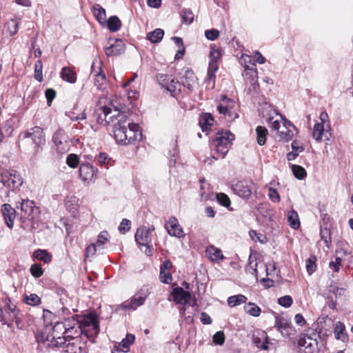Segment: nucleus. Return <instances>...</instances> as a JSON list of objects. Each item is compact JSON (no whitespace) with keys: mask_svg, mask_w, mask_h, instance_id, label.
<instances>
[{"mask_svg":"<svg viewBox=\"0 0 353 353\" xmlns=\"http://www.w3.org/2000/svg\"><path fill=\"white\" fill-rule=\"evenodd\" d=\"M97 160L101 165H103L106 168H108L112 162V159L105 152H100L97 156Z\"/></svg>","mask_w":353,"mask_h":353,"instance_id":"obj_46","label":"nucleus"},{"mask_svg":"<svg viewBox=\"0 0 353 353\" xmlns=\"http://www.w3.org/2000/svg\"><path fill=\"white\" fill-rule=\"evenodd\" d=\"M154 230V227L143 226L137 229L135 234V241L140 245H149L151 243V234Z\"/></svg>","mask_w":353,"mask_h":353,"instance_id":"obj_11","label":"nucleus"},{"mask_svg":"<svg viewBox=\"0 0 353 353\" xmlns=\"http://www.w3.org/2000/svg\"><path fill=\"white\" fill-rule=\"evenodd\" d=\"M249 234L250 238L254 241H259L261 243H265L267 242L266 236L263 234L256 232V230H250Z\"/></svg>","mask_w":353,"mask_h":353,"instance_id":"obj_52","label":"nucleus"},{"mask_svg":"<svg viewBox=\"0 0 353 353\" xmlns=\"http://www.w3.org/2000/svg\"><path fill=\"white\" fill-rule=\"evenodd\" d=\"M205 252L212 261L219 262L224 258L221 250L213 245L208 247Z\"/></svg>","mask_w":353,"mask_h":353,"instance_id":"obj_28","label":"nucleus"},{"mask_svg":"<svg viewBox=\"0 0 353 353\" xmlns=\"http://www.w3.org/2000/svg\"><path fill=\"white\" fill-rule=\"evenodd\" d=\"M216 200L218 203L227 208H229L231 204L230 199L228 196L224 193L216 194Z\"/></svg>","mask_w":353,"mask_h":353,"instance_id":"obj_50","label":"nucleus"},{"mask_svg":"<svg viewBox=\"0 0 353 353\" xmlns=\"http://www.w3.org/2000/svg\"><path fill=\"white\" fill-rule=\"evenodd\" d=\"M23 138H30L34 145V154L37 155L42 150L46 144V138L43 130L39 126H35L23 133Z\"/></svg>","mask_w":353,"mask_h":353,"instance_id":"obj_3","label":"nucleus"},{"mask_svg":"<svg viewBox=\"0 0 353 353\" xmlns=\"http://www.w3.org/2000/svg\"><path fill=\"white\" fill-rule=\"evenodd\" d=\"M1 212L6 225L12 229L16 217V210L10 204H3L1 207Z\"/></svg>","mask_w":353,"mask_h":353,"instance_id":"obj_18","label":"nucleus"},{"mask_svg":"<svg viewBox=\"0 0 353 353\" xmlns=\"http://www.w3.org/2000/svg\"><path fill=\"white\" fill-rule=\"evenodd\" d=\"M253 343L254 345L261 350H268V339L265 332H262L261 336L253 335Z\"/></svg>","mask_w":353,"mask_h":353,"instance_id":"obj_30","label":"nucleus"},{"mask_svg":"<svg viewBox=\"0 0 353 353\" xmlns=\"http://www.w3.org/2000/svg\"><path fill=\"white\" fill-rule=\"evenodd\" d=\"M298 345L300 347H305V349L308 350V353H312L315 345L314 343L312 341H309L307 338L301 335L298 340Z\"/></svg>","mask_w":353,"mask_h":353,"instance_id":"obj_43","label":"nucleus"},{"mask_svg":"<svg viewBox=\"0 0 353 353\" xmlns=\"http://www.w3.org/2000/svg\"><path fill=\"white\" fill-rule=\"evenodd\" d=\"M291 168L294 176L299 180L303 179L307 175L305 168L301 165H292Z\"/></svg>","mask_w":353,"mask_h":353,"instance_id":"obj_44","label":"nucleus"},{"mask_svg":"<svg viewBox=\"0 0 353 353\" xmlns=\"http://www.w3.org/2000/svg\"><path fill=\"white\" fill-rule=\"evenodd\" d=\"M181 16L183 22L187 23L188 24L192 23L194 20V14L192 10L190 9H183L182 11Z\"/></svg>","mask_w":353,"mask_h":353,"instance_id":"obj_59","label":"nucleus"},{"mask_svg":"<svg viewBox=\"0 0 353 353\" xmlns=\"http://www.w3.org/2000/svg\"><path fill=\"white\" fill-rule=\"evenodd\" d=\"M330 136L331 132L328 130H325L323 123H317L314 125L312 137L316 141H327Z\"/></svg>","mask_w":353,"mask_h":353,"instance_id":"obj_19","label":"nucleus"},{"mask_svg":"<svg viewBox=\"0 0 353 353\" xmlns=\"http://www.w3.org/2000/svg\"><path fill=\"white\" fill-rule=\"evenodd\" d=\"M13 128L10 124L5 123L0 126V134L2 138L9 137L12 134Z\"/></svg>","mask_w":353,"mask_h":353,"instance_id":"obj_53","label":"nucleus"},{"mask_svg":"<svg viewBox=\"0 0 353 353\" xmlns=\"http://www.w3.org/2000/svg\"><path fill=\"white\" fill-rule=\"evenodd\" d=\"M244 310L246 313L254 317L259 316L261 312V308L256 304L252 302L246 303L244 306Z\"/></svg>","mask_w":353,"mask_h":353,"instance_id":"obj_39","label":"nucleus"},{"mask_svg":"<svg viewBox=\"0 0 353 353\" xmlns=\"http://www.w3.org/2000/svg\"><path fill=\"white\" fill-rule=\"evenodd\" d=\"M235 107L236 103L234 100L223 97L217 106V110L228 120H234L239 117L235 111Z\"/></svg>","mask_w":353,"mask_h":353,"instance_id":"obj_7","label":"nucleus"},{"mask_svg":"<svg viewBox=\"0 0 353 353\" xmlns=\"http://www.w3.org/2000/svg\"><path fill=\"white\" fill-rule=\"evenodd\" d=\"M291 148L292 151L287 154V159L289 161H294L305 150L303 145L298 140L292 142Z\"/></svg>","mask_w":353,"mask_h":353,"instance_id":"obj_23","label":"nucleus"},{"mask_svg":"<svg viewBox=\"0 0 353 353\" xmlns=\"http://www.w3.org/2000/svg\"><path fill=\"white\" fill-rule=\"evenodd\" d=\"M34 79L39 82H42L43 79V64L41 60H37L34 64Z\"/></svg>","mask_w":353,"mask_h":353,"instance_id":"obj_45","label":"nucleus"},{"mask_svg":"<svg viewBox=\"0 0 353 353\" xmlns=\"http://www.w3.org/2000/svg\"><path fill=\"white\" fill-rule=\"evenodd\" d=\"M61 77L63 80L74 83L77 81V76L73 70L69 67H63L60 72Z\"/></svg>","mask_w":353,"mask_h":353,"instance_id":"obj_31","label":"nucleus"},{"mask_svg":"<svg viewBox=\"0 0 353 353\" xmlns=\"http://www.w3.org/2000/svg\"><path fill=\"white\" fill-rule=\"evenodd\" d=\"M79 172L81 180L85 183H90L96 178L97 169L90 163H82Z\"/></svg>","mask_w":353,"mask_h":353,"instance_id":"obj_14","label":"nucleus"},{"mask_svg":"<svg viewBox=\"0 0 353 353\" xmlns=\"http://www.w3.org/2000/svg\"><path fill=\"white\" fill-rule=\"evenodd\" d=\"M92 327L95 334L99 332V324L97 319V316L94 313H90L81 319V327Z\"/></svg>","mask_w":353,"mask_h":353,"instance_id":"obj_20","label":"nucleus"},{"mask_svg":"<svg viewBox=\"0 0 353 353\" xmlns=\"http://www.w3.org/2000/svg\"><path fill=\"white\" fill-rule=\"evenodd\" d=\"M52 141L60 153H65L69 150L70 144L67 136L63 130H58L52 137Z\"/></svg>","mask_w":353,"mask_h":353,"instance_id":"obj_12","label":"nucleus"},{"mask_svg":"<svg viewBox=\"0 0 353 353\" xmlns=\"http://www.w3.org/2000/svg\"><path fill=\"white\" fill-rule=\"evenodd\" d=\"M24 301L26 304L32 306L38 305L41 302L40 297L36 294H30V295H26L24 297Z\"/></svg>","mask_w":353,"mask_h":353,"instance_id":"obj_47","label":"nucleus"},{"mask_svg":"<svg viewBox=\"0 0 353 353\" xmlns=\"http://www.w3.org/2000/svg\"><path fill=\"white\" fill-rule=\"evenodd\" d=\"M254 184L250 181H241L233 185V190L239 196L248 199L253 192Z\"/></svg>","mask_w":353,"mask_h":353,"instance_id":"obj_9","label":"nucleus"},{"mask_svg":"<svg viewBox=\"0 0 353 353\" xmlns=\"http://www.w3.org/2000/svg\"><path fill=\"white\" fill-rule=\"evenodd\" d=\"M213 342L216 345H223L225 342V335L223 332L219 331L216 332L213 336Z\"/></svg>","mask_w":353,"mask_h":353,"instance_id":"obj_64","label":"nucleus"},{"mask_svg":"<svg viewBox=\"0 0 353 353\" xmlns=\"http://www.w3.org/2000/svg\"><path fill=\"white\" fill-rule=\"evenodd\" d=\"M172 296L173 300L176 303H182L183 305L190 304L191 299V294L183 290V288L177 287L172 290Z\"/></svg>","mask_w":353,"mask_h":353,"instance_id":"obj_17","label":"nucleus"},{"mask_svg":"<svg viewBox=\"0 0 353 353\" xmlns=\"http://www.w3.org/2000/svg\"><path fill=\"white\" fill-rule=\"evenodd\" d=\"M172 75L159 74L157 76V79L159 84L164 88L166 89L169 82H170V78Z\"/></svg>","mask_w":353,"mask_h":353,"instance_id":"obj_57","label":"nucleus"},{"mask_svg":"<svg viewBox=\"0 0 353 353\" xmlns=\"http://www.w3.org/2000/svg\"><path fill=\"white\" fill-rule=\"evenodd\" d=\"M181 84L187 88L190 92L194 91L198 88V79L192 70H185L181 78Z\"/></svg>","mask_w":353,"mask_h":353,"instance_id":"obj_16","label":"nucleus"},{"mask_svg":"<svg viewBox=\"0 0 353 353\" xmlns=\"http://www.w3.org/2000/svg\"><path fill=\"white\" fill-rule=\"evenodd\" d=\"M86 342H81V339L72 340V342L67 341L63 346H57L56 347L62 348L66 353H83L85 352Z\"/></svg>","mask_w":353,"mask_h":353,"instance_id":"obj_13","label":"nucleus"},{"mask_svg":"<svg viewBox=\"0 0 353 353\" xmlns=\"http://www.w3.org/2000/svg\"><path fill=\"white\" fill-rule=\"evenodd\" d=\"M0 181L8 191L15 190L23 183L21 176L14 170L2 172Z\"/></svg>","mask_w":353,"mask_h":353,"instance_id":"obj_6","label":"nucleus"},{"mask_svg":"<svg viewBox=\"0 0 353 353\" xmlns=\"http://www.w3.org/2000/svg\"><path fill=\"white\" fill-rule=\"evenodd\" d=\"M214 118L210 113H203L199 117V123L203 132L207 131L212 125Z\"/></svg>","mask_w":353,"mask_h":353,"instance_id":"obj_29","label":"nucleus"},{"mask_svg":"<svg viewBox=\"0 0 353 353\" xmlns=\"http://www.w3.org/2000/svg\"><path fill=\"white\" fill-rule=\"evenodd\" d=\"M105 24L111 32H117L121 27V21L117 16H111Z\"/></svg>","mask_w":353,"mask_h":353,"instance_id":"obj_34","label":"nucleus"},{"mask_svg":"<svg viewBox=\"0 0 353 353\" xmlns=\"http://www.w3.org/2000/svg\"><path fill=\"white\" fill-rule=\"evenodd\" d=\"M66 163L70 168H74L78 165L79 158L77 154H70L68 156Z\"/></svg>","mask_w":353,"mask_h":353,"instance_id":"obj_61","label":"nucleus"},{"mask_svg":"<svg viewBox=\"0 0 353 353\" xmlns=\"http://www.w3.org/2000/svg\"><path fill=\"white\" fill-rule=\"evenodd\" d=\"M50 331L51 327L46 325L43 330L38 332L35 336L37 343L45 344L48 342V344L52 343V340L50 339L52 337Z\"/></svg>","mask_w":353,"mask_h":353,"instance_id":"obj_25","label":"nucleus"},{"mask_svg":"<svg viewBox=\"0 0 353 353\" xmlns=\"http://www.w3.org/2000/svg\"><path fill=\"white\" fill-rule=\"evenodd\" d=\"M125 44L122 39H116L110 46L105 48V54L110 56H117L124 52Z\"/></svg>","mask_w":353,"mask_h":353,"instance_id":"obj_21","label":"nucleus"},{"mask_svg":"<svg viewBox=\"0 0 353 353\" xmlns=\"http://www.w3.org/2000/svg\"><path fill=\"white\" fill-rule=\"evenodd\" d=\"M256 141L259 145H263L266 142L268 130L263 126H257L256 128Z\"/></svg>","mask_w":353,"mask_h":353,"instance_id":"obj_38","label":"nucleus"},{"mask_svg":"<svg viewBox=\"0 0 353 353\" xmlns=\"http://www.w3.org/2000/svg\"><path fill=\"white\" fill-rule=\"evenodd\" d=\"M94 15L101 25H104L106 21L105 10L102 8L99 4H94L92 6Z\"/></svg>","mask_w":353,"mask_h":353,"instance_id":"obj_32","label":"nucleus"},{"mask_svg":"<svg viewBox=\"0 0 353 353\" xmlns=\"http://www.w3.org/2000/svg\"><path fill=\"white\" fill-rule=\"evenodd\" d=\"M81 316L74 315L70 318L65 319L63 323L67 330L74 328L76 326H81Z\"/></svg>","mask_w":353,"mask_h":353,"instance_id":"obj_35","label":"nucleus"},{"mask_svg":"<svg viewBox=\"0 0 353 353\" xmlns=\"http://www.w3.org/2000/svg\"><path fill=\"white\" fill-rule=\"evenodd\" d=\"M302 335L307 338L309 341H312L314 343L315 345H317V339L319 338V334L316 329L310 328L307 330L306 333Z\"/></svg>","mask_w":353,"mask_h":353,"instance_id":"obj_49","label":"nucleus"},{"mask_svg":"<svg viewBox=\"0 0 353 353\" xmlns=\"http://www.w3.org/2000/svg\"><path fill=\"white\" fill-rule=\"evenodd\" d=\"M205 37L210 41L216 40L219 36V31L216 29H210L205 31Z\"/></svg>","mask_w":353,"mask_h":353,"instance_id":"obj_63","label":"nucleus"},{"mask_svg":"<svg viewBox=\"0 0 353 353\" xmlns=\"http://www.w3.org/2000/svg\"><path fill=\"white\" fill-rule=\"evenodd\" d=\"M305 266L307 273L311 275L313 274L316 269V257L315 256H310L306 260L305 262Z\"/></svg>","mask_w":353,"mask_h":353,"instance_id":"obj_51","label":"nucleus"},{"mask_svg":"<svg viewBox=\"0 0 353 353\" xmlns=\"http://www.w3.org/2000/svg\"><path fill=\"white\" fill-rule=\"evenodd\" d=\"M135 336L131 334H127L125 339H123L118 345L116 351L112 350V353H119V351L123 352H128L130 350V345L134 341Z\"/></svg>","mask_w":353,"mask_h":353,"instance_id":"obj_24","label":"nucleus"},{"mask_svg":"<svg viewBox=\"0 0 353 353\" xmlns=\"http://www.w3.org/2000/svg\"><path fill=\"white\" fill-rule=\"evenodd\" d=\"M149 294V288L143 287L130 299L123 302L119 307L126 310H135L144 304Z\"/></svg>","mask_w":353,"mask_h":353,"instance_id":"obj_5","label":"nucleus"},{"mask_svg":"<svg viewBox=\"0 0 353 353\" xmlns=\"http://www.w3.org/2000/svg\"><path fill=\"white\" fill-rule=\"evenodd\" d=\"M52 332L50 334L52 340V343H48V347H54L57 346H63L65 343V335L66 329L63 323V321L57 322L51 328Z\"/></svg>","mask_w":353,"mask_h":353,"instance_id":"obj_8","label":"nucleus"},{"mask_svg":"<svg viewBox=\"0 0 353 353\" xmlns=\"http://www.w3.org/2000/svg\"><path fill=\"white\" fill-rule=\"evenodd\" d=\"M279 331H280L283 334V330H287L289 328L288 323L286 321L282 320L279 317H276L275 320V325H274Z\"/></svg>","mask_w":353,"mask_h":353,"instance_id":"obj_60","label":"nucleus"},{"mask_svg":"<svg viewBox=\"0 0 353 353\" xmlns=\"http://www.w3.org/2000/svg\"><path fill=\"white\" fill-rule=\"evenodd\" d=\"M267 122L268 123L270 128L276 132L282 128V125H281V122L278 118L275 119L274 117H269L267 119Z\"/></svg>","mask_w":353,"mask_h":353,"instance_id":"obj_54","label":"nucleus"},{"mask_svg":"<svg viewBox=\"0 0 353 353\" xmlns=\"http://www.w3.org/2000/svg\"><path fill=\"white\" fill-rule=\"evenodd\" d=\"M30 271L31 272V274L34 278H39L41 277L43 274V270L41 268V265L38 263H34L31 265L30 268Z\"/></svg>","mask_w":353,"mask_h":353,"instance_id":"obj_55","label":"nucleus"},{"mask_svg":"<svg viewBox=\"0 0 353 353\" xmlns=\"http://www.w3.org/2000/svg\"><path fill=\"white\" fill-rule=\"evenodd\" d=\"M94 85L97 86V89H103V86L105 83L106 77L104 72H101L98 71V73L94 77Z\"/></svg>","mask_w":353,"mask_h":353,"instance_id":"obj_48","label":"nucleus"},{"mask_svg":"<svg viewBox=\"0 0 353 353\" xmlns=\"http://www.w3.org/2000/svg\"><path fill=\"white\" fill-rule=\"evenodd\" d=\"M243 72V76L246 80H249L251 84H254L257 81L258 73L254 63L251 65H245Z\"/></svg>","mask_w":353,"mask_h":353,"instance_id":"obj_22","label":"nucleus"},{"mask_svg":"<svg viewBox=\"0 0 353 353\" xmlns=\"http://www.w3.org/2000/svg\"><path fill=\"white\" fill-rule=\"evenodd\" d=\"M112 104L106 97H100L95 113L99 123L110 125L113 123L114 137L117 143L126 145L142 139V132L138 124L132 122L125 112L111 108Z\"/></svg>","mask_w":353,"mask_h":353,"instance_id":"obj_1","label":"nucleus"},{"mask_svg":"<svg viewBox=\"0 0 353 353\" xmlns=\"http://www.w3.org/2000/svg\"><path fill=\"white\" fill-rule=\"evenodd\" d=\"M181 83L172 75L166 90L171 93L172 96L174 97L181 92Z\"/></svg>","mask_w":353,"mask_h":353,"instance_id":"obj_33","label":"nucleus"},{"mask_svg":"<svg viewBox=\"0 0 353 353\" xmlns=\"http://www.w3.org/2000/svg\"><path fill=\"white\" fill-rule=\"evenodd\" d=\"M165 228L170 236L178 238H181L185 236L182 228L179 225L177 219L174 216H172L169 219L168 221L165 225Z\"/></svg>","mask_w":353,"mask_h":353,"instance_id":"obj_15","label":"nucleus"},{"mask_svg":"<svg viewBox=\"0 0 353 353\" xmlns=\"http://www.w3.org/2000/svg\"><path fill=\"white\" fill-rule=\"evenodd\" d=\"M34 202L32 201L22 200L20 205V209L21 212L23 213V216L25 219H32V213L34 210Z\"/></svg>","mask_w":353,"mask_h":353,"instance_id":"obj_26","label":"nucleus"},{"mask_svg":"<svg viewBox=\"0 0 353 353\" xmlns=\"http://www.w3.org/2000/svg\"><path fill=\"white\" fill-rule=\"evenodd\" d=\"M81 326H76L74 328L68 330L66 329L65 335H64V337L65 338V343L69 341V340L79 339V336L81 334Z\"/></svg>","mask_w":353,"mask_h":353,"instance_id":"obj_36","label":"nucleus"},{"mask_svg":"<svg viewBox=\"0 0 353 353\" xmlns=\"http://www.w3.org/2000/svg\"><path fill=\"white\" fill-rule=\"evenodd\" d=\"M293 303V300L291 296L290 295H285L283 296L280 297L278 299V303L284 307H289L292 305Z\"/></svg>","mask_w":353,"mask_h":353,"instance_id":"obj_58","label":"nucleus"},{"mask_svg":"<svg viewBox=\"0 0 353 353\" xmlns=\"http://www.w3.org/2000/svg\"><path fill=\"white\" fill-rule=\"evenodd\" d=\"M234 139V135L230 131H219L211 143V157H206L203 162L208 165H212L213 160L223 159L228 152Z\"/></svg>","mask_w":353,"mask_h":353,"instance_id":"obj_2","label":"nucleus"},{"mask_svg":"<svg viewBox=\"0 0 353 353\" xmlns=\"http://www.w3.org/2000/svg\"><path fill=\"white\" fill-rule=\"evenodd\" d=\"M159 279L163 283L168 284L171 283L172 278L170 271H160Z\"/></svg>","mask_w":353,"mask_h":353,"instance_id":"obj_62","label":"nucleus"},{"mask_svg":"<svg viewBox=\"0 0 353 353\" xmlns=\"http://www.w3.org/2000/svg\"><path fill=\"white\" fill-rule=\"evenodd\" d=\"M33 257L39 261H43L45 263H48L52 261V255L46 250H37L33 253Z\"/></svg>","mask_w":353,"mask_h":353,"instance_id":"obj_37","label":"nucleus"},{"mask_svg":"<svg viewBox=\"0 0 353 353\" xmlns=\"http://www.w3.org/2000/svg\"><path fill=\"white\" fill-rule=\"evenodd\" d=\"M19 310L15 305H8L5 308L0 307V323L11 327L12 323L15 321L17 327L21 328V319L19 317Z\"/></svg>","mask_w":353,"mask_h":353,"instance_id":"obj_4","label":"nucleus"},{"mask_svg":"<svg viewBox=\"0 0 353 353\" xmlns=\"http://www.w3.org/2000/svg\"><path fill=\"white\" fill-rule=\"evenodd\" d=\"M43 319L46 325H51L55 319V315L48 310H43Z\"/></svg>","mask_w":353,"mask_h":353,"instance_id":"obj_56","label":"nucleus"},{"mask_svg":"<svg viewBox=\"0 0 353 353\" xmlns=\"http://www.w3.org/2000/svg\"><path fill=\"white\" fill-rule=\"evenodd\" d=\"M288 221L291 228L294 229H297L300 226V221L299 219V215L297 212L291 210L288 213Z\"/></svg>","mask_w":353,"mask_h":353,"instance_id":"obj_40","label":"nucleus"},{"mask_svg":"<svg viewBox=\"0 0 353 353\" xmlns=\"http://www.w3.org/2000/svg\"><path fill=\"white\" fill-rule=\"evenodd\" d=\"M247 299V297L243 294L234 295L228 297V304L230 307H235L242 303H245Z\"/></svg>","mask_w":353,"mask_h":353,"instance_id":"obj_42","label":"nucleus"},{"mask_svg":"<svg viewBox=\"0 0 353 353\" xmlns=\"http://www.w3.org/2000/svg\"><path fill=\"white\" fill-rule=\"evenodd\" d=\"M334 335L336 339L341 340L343 342L348 341V335L345 332V327L342 322L337 321L334 327Z\"/></svg>","mask_w":353,"mask_h":353,"instance_id":"obj_27","label":"nucleus"},{"mask_svg":"<svg viewBox=\"0 0 353 353\" xmlns=\"http://www.w3.org/2000/svg\"><path fill=\"white\" fill-rule=\"evenodd\" d=\"M296 130L294 124L285 119H282V128L277 132L280 141L288 142L294 137V131Z\"/></svg>","mask_w":353,"mask_h":353,"instance_id":"obj_10","label":"nucleus"},{"mask_svg":"<svg viewBox=\"0 0 353 353\" xmlns=\"http://www.w3.org/2000/svg\"><path fill=\"white\" fill-rule=\"evenodd\" d=\"M164 31L161 28H157L147 34V39L152 43H158L163 39Z\"/></svg>","mask_w":353,"mask_h":353,"instance_id":"obj_41","label":"nucleus"}]
</instances>
